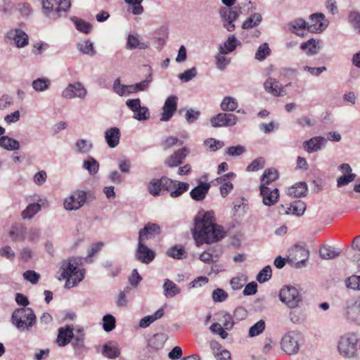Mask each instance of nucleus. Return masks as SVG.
<instances>
[{
  "mask_svg": "<svg viewBox=\"0 0 360 360\" xmlns=\"http://www.w3.org/2000/svg\"><path fill=\"white\" fill-rule=\"evenodd\" d=\"M192 234L198 245L217 242L224 236L222 227L216 224L213 211L202 212L196 215Z\"/></svg>",
  "mask_w": 360,
  "mask_h": 360,
  "instance_id": "1",
  "label": "nucleus"
},
{
  "mask_svg": "<svg viewBox=\"0 0 360 360\" xmlns=\"http://www.w3.org/2000/svg\"><path fill=\"white\" fill-rule=\"evenodd\" d=\"M60 272V279L65 280V288L67 289L77 285L84 278L85 275L81 259L75 257L63 260Z\"/></svg>",
  "mask_w": 360,
  "mask_h": 360,
  "instance_id": "2",
  "label": "nucleus"
},
{
  "mask_svg": "<svg viewBox=\"0 0 360 360\" xmlns=\"http://www.w3.org/2000/svg\"><path fill=\"white\" fill-rule=\"evenodd\" d=\"M189 188V184L172 180L166 176L160 179H153L148 184V192L153 196L160 194L162 191L170 193L172 198H177L187 191Z\"/></svg>",
  "mask_w": 360,
  "mask_h": 360,
  "instance_id": "3",
  "label": "nucleus"
},
{
  "mask_svg": "<svg viewBox=\"0 0 360 360\" xmlns=\"http://www.w3.org/2000/svg\"><path fill=\"white\" fill-rule=\"evenodd\" d=\"M35 321V314L29 307L16 309L11 316L12 323L22 331L29 330Z\"/></svg>",
  "mask_w": 360,
  "mask_h": 360,
  "instance_id": "4",
  "label": "nucleus"
},
{
  "mask_svg": "<svg viewBox=\"0 0 360 360\" xmlns=\"http://www.w3.org/2000/svg\"><path fill=\"white\" fill-rule=\"evenodd\" d=\"M359 339L354 333L345 334L340 338L338 350L344 358L351 359L356 356Z\"/></svg>",
  "mask_w": 360,
  "mask_h": 360,
  "instance_id": "5",
  "label": "nucleus"
},
{
  "mask_svg": "<svg viewBox=\"0 0 360 360\" xmlns=\"http://www.w3.org/2000/svg\"><path fill=\"white\" fill-rule=\"evenodd\" d=\"M71 6L70 0H44L42 7L46 15L58 18L65 15Z\"/></svg>",
  "mask_w": 360,
  "mask_h": 360,
  "instance_id": "6",
  "label": "nucleus"
},
{
  "mask_svg": "<svg viewBox=\"0 0 360 360\" xmlns=\"http://www.w3.org/2000/svg\"><path fill=\"white\" fill-rule=\"evenodd\" d=\"M302 340V335L300 333L295 330L289 331L281 339V349L288 354H297Z\"/></svg>",
  "mask_w": 360,
  "mask_h": 360,
  "instance_id": "7",
  "label": "nucleus"
},
{
  "mask_svg": "<svg viewBox=\"0 0 360 360\" xmlns=\"http://www.w3.org/2000/svg\"><path fill=\"white\" fill-rule=\"evenodd\" d=\"M344 316L349 322L360 326V296L346 301Z\"/></svg>",
  "mask_w": 360,
  "mask_h": 360,
  "instance_id": "8",
  "label": "nucleus"
},
{
  "mask_svg": "<svg viewBox=\"0 0 360 360\" xmlns=\"http://www.w3.org/2000/svg\"><path fill=\"white\" fill-rule=\"evenodd\" d=\"M86 200V192L80 190L74 191L64 200V207L67 210H78L84 205Z\"/></svg>",
  "mask_w": 360,
  "mask_h": 360,
  "instance_id": "9",
  "label": "nucleus"
},
{
  "mask_svg": "<svg viewBox=\"0 0 360 360\" xmlns=\"http://www.w3.org/2000/svg\"><path fill=\"white\" fill-rule=\"evenodd\" d=\"M126 105L134 112V118L138 120H146L150 117L148 108L141 105V101L139 98L129 99L126 102Z\"/></svg>",
  "mask_w": 360,
  "mask_h": 360,
  "instance_id": "10",
  "label": "nucleus"
},
{
  "mask_svg": "<svg viewBox=\"0 0 360 360\" xmlns=\"http://www.w3.org/2000/svg\"><path fill=\"white\" fill-rule=\"evenodd\" d=\"M220 16L223 20L224 26L229 32L235 30L233 22L239 16V11L230 8H222L219 10Z\"/></svg>",
  "mask_w": 360,
  "mask_h": 360,
  "instance_id": "11",
  "label": "nucleus"
},
{
  "mask_svg": "<svg viewBox=\"0 0 360 360\" xmlns=\"http://www.w3.org/2000/svg\"><path fill=\"white\" fill-rule=\"evenodd\" d=\"M135 256L138 261L143 264H149L155 259V252L149 248L144 242L139 240Z\"/></svg>",
  "mask_w": 360,
  "mask_h": 360,
  "instance_id": "12",
  "label": "nucleus"
},
{
  "mask_svg": "<svg viewBox=\"0 0 360 360\" xmlns=\"http://www.w3.org/2000/svg\"><path fill=\"white\" fill-rule=\"evenodd\" d=\"M237 117L231 113H219L211 118L210 122L214 127H232L237 122Z\"/></svg>",
  "mask_w": 360,
  "mask_h": 360,
  "instance_id": "13",
  "label": "nucleus"
},
{
  "mask_svg": "<svg viewBox=\"0 0 360 360\" xmlns=\"http://www.w3.org/2000/svg\"><path fill=\"white\" fill-rule=\"evenodd\" d=\"M259 191L262 197V202L265 205L272 206L277 203L279 198L278 188H271L268 186L260 185Z\"/></svg>",
  "mask_w": 360,
  "mask_h": 360,
  "instance_id": "14",
  "label": "nucleus"
},
{
  "mask_svg": "<svg viewBox=\"0 0 360 360\" xmlns=\"http://www.w3.org/2000/svg\"><path fill=\"white\" fill-rule=\"evenodd\" d=\"M161 228L155 223L148 222L139 232L138 240H142L145 243L146 240L154 238L160 235Z\"/></svg>",
  "mask_w": 360,
  "mask_h": 360,
  "instance_id": "15",
  "label": "nucleus"
},
{
  "mask_svg": "<svg viewBox=\"0 0 360 360\" xmlns=\"http://www.w3.org/2000/svg\"><path fill=\"white\" fill-rule=\"evenodd\" d=\"M325 16L323 13H314L311 15L309 22L307 25V31L310 32H321L327 26L324 22Z\"/></svg>",
  "mask_w": 360,
  "mask_h": 360,
  "instance_id": "16",
  "label": "nucleus"
},
{
  "mask_svg": "<svg viewBox=\"0 0 360 360\" xmlns=\"http://www.w3.org/2000/svg\"><path fill=\"white\" fill-rule=\"evenodd\" d=\"M177 100L178 98L175 96H170L167 98L162 108L161 121H168L172 118L176 110Z\"/></svg>",
  "mask_w": 360,
  "mask_h": 360,
  "instance_id": "17",
  "label": "nucleus"
},
{
  "mask_svg": "<svg viewBox=\"0 0 360 360\" xmlns=\"http://www.w3.org/2000/svg\"><path fill=\"white\" fill-rule=\"evenodd\" d=\"M86 95V90L79 82L69 84L62 94V96L65 98L75 97L83 98Z\"/></svg>",
  "mask_w": 360,
  "mask_h": 360,
  "instance_id": "18",
  "label": "nucleus"
},
{
  "mask_svg": "<svg viewBox=\"0 0 360 360\" xmlns=\"http://www.w3.org/2000/svg\"><path fill=\"white\" fill-rule=\"evenodd\" d=\"M7 38L13 40L18 48L25 47L29 42L28 35L20 29L11 30L7 33Z\"/></svg>",
  "mask_w": 360,
  "mask_h": 360,
  "instance_id": "19",
  "label": "nucleus"
},
{
  "mask_svg": "<svg viewBox=\"0 0 360 360\" xmlns=\"http://www.w3.org/2000/svg\"><path fill=\"white\" fill-rule=\"evenodd\" d=\"M265 90L276 96H283L286 91L279 82L272 77H269L264 84Z\"/></svg>",
  "mask_w": 360,
  "mask_h": 360,
  "instance_id": "20",
  "label": "nucleus"
},
{
  "mask_svg": "<svg viewBox=\"0 0 360 360\" xmlns=\"http://www.w3.org/2000/svg\"><path fill=\"white\" fill-rule=\"evenodd\" d=\"M291 259L296 263L297 267L304 265L309 258V251L300 246H295L290 253Z\"/></svg>",
  "mask_w": 360,
  "mask_h": 360,
  "instance_id": "21",
  "label": "nucleus"
},
{
  "mask_svg": "<svg viewBox=\"0 0 360 360\" xmlns=\"http://www.w3.org/2000/svg\"><path fill=\"white\" fill-rule=\"evenodd\" d=\"M187 155L188 150L186 148H182L169 156L165 160V164L169 167H177L183 163Z\"/></svg>",
  "mask_w": 360,
  "mask_h": 360,
  "instance_id": "22",
  "label": "nucleus"
},
{
  "mask_svg": "<svg viewBox=\"0 0 360 360\" xmlns=\"http://www.w3.org/2000/svg\"><path fill=\"white\" fill-rule=\"evenodd\" d=\"M326 143V139L323 136H314L303 143V148L308 153H311L319 150Z\"/></svg>",
  "mask_w": 360,
  "mask_h": 360,
  "instance_id": "23",
  "label": "nucleus"
},
{
  "mask_svg": "<svg viewBox=\"0 0 360 360\" xmlns=\"http://www.w3.org/2000/svg\"><path fill=\"white\" fill-rule=\"evenodd\" d=\"M73 338V328L68 325L65 328H60L57 337V343L60 347L67 345Z\"/></svg>",
  "mask_w": 360,
  "mask_h": 360,
  "instance_id": "24",
  "label": "nucleus"
},
{
  "mask_svg": "<svg viewBox=\"0 0 360 360\" xmlns=\"http://www.w3.org/2000/svg\"><path fill=\"white\" fill-rule=\"evenodd\" d=\"M279 300L288 307H297L302 300L301 294H278Z\"/></svg>",
  "mask_w": 360,
  "mask_h": 360,
  "instance_id": "25",
  "label": "nucleus"
},
{
  "mask_svg": "<svg viewBox=\"0 0 360 360\" xmlns=\"http://www.w3.org/2000/svg\"><path fill=\"white\" fill-rule=\"evenodd\" d=\"M210 188V184L209 183H200L191 191V197L194 200L201 201L205 198Z\"/></svg>",
  "mask_w": 360,
  "mask_h": 360,
  "instance_id": "26",
  "label": "nucleus"
},
{
  "mask_svg": "<svg viewBox=\"0 0 360 360\" xmlns=\"http://www.w3.org/2000/svg\"><path fill=\"white\" fill-rule=\"evenodd\" d=\"M306 210V205L304 203V202L299 200L295 202L293 205H292L290 207H288L287 210L285 208V207L281 205L280 207V213L281 214H293L297 216H302L304 211Z\"/></svg>",
  "mask_w": 360,
  "mask_h": 360,
  "instance_id": "27",
  "label": "nucleus"
},
{
  "mask_svg": "<svg viewBox=\"0 0 360 360\" xmlns=\"http://www.w3.org/2000/svg\"><path fill=\"white\" fill-rule=\"evenodd\" d=\"M308 22L302 18H297L289 23L290 30L298 36L304 37L307 31Z\"/></svg>",
  "mask_w": 360,
  "mask_h": 360,
  "instance_id": "28",
  "label": "nucleus"
},
{
  "mask_svg": "<svg viewBox=\"0 0 360 360\" xmlns=\"http://www.w3.org/2000/svg\"><path fill=\"white\" fill-rule=\"evenodd\" d=\"M167 340L166 335L164 333H156L151 337L148 343V349L149 351H158L163 347Z\"/></svg>",
  "mask_w": 360,
  "mask_h": 360,
  "instance_id": "29",
  "label": "nucleus"
},
{
  "mask_svg": "<svg viewBox=\"0 0 360 360\" xmlns=\"http://www.w3.org/2000/svg\"><path fill=\"white\" fill-rule=\"evenodd\" d=\"M105 138L110 148L116 147L120 142V129L117 127H112L108 129L105 133Z\"/></svg>",
  "mask_w": 360,
  "mask_h": 360,
  "instance_id": "30",
  "label": "nucleus"
},
{
  "mask_svg": "<svg viewBox=\"0 0 360 360\" xmlns=\"http://www.w3.org/2000/svg\"><path fill=\"white\" fill-rule=\"evenodd\" d=\"M102 354L109 359H115L120 356V351L115 342L109 341L103 346Z\"/></svg>",
  "mask_w": 360,
  "mask_h": 360,
  "instance_id": "31",
  "label": "nucleus"
},
{
  "mask_svg": "<svg viewBox=\"0 0 360 360\" xmlns=\"http://www.w3.org/2000/svg\"><path fill=\"white\" fill-rule=\"evenodd\" d=\"M165 314L164 309L160 308L154 314L142 318L139 321V326L143 328L148 327L158 319H161Z\"/></svg>",
  "mask_w": 360,
  "mask_h": 360,
  "instance_id": "32",
  "label": "nucleus"
},
{
  "mask_svg": "<svg viewBox=\"0 0 360 360\" xmlns=\"http://www.w3.org/2000/svg\"><path fill=\"white\" fill-rule=\"evenodd\" d=\"M307 191L306 183L300 182L290 187L288 190V194L294 198H300L304 196Z\"/></svg>",
  "mask_w": 360,
  "mask_h": 360,
  "instance_id": "33",
  "label": "nucleus"
},
{
  "mask_svg": "<svg viewBox=\"0 0 360 360\" xmlns=\"http://www.w3.org/2000/svg\"><path fill=\"white\" fill-rule=\"evenodd\" d=\"M319 255L323 259H333L340 255V252L328 245H324L320 248Z\"/></svg>",
  "mask_w": 360,
  "mask_h": 360,
  "instance_id": "34",
  "label": "nucleus"
},
{
  "mask_svg": "<svg viewBox=\"0 0 360 360\" xmlns=\"http://www.w3.org/2000/svg\"><path fill=\"white\" fill-rule=\"evenodd\" d=\"M0 146L8 150H15L19 148L20 144L15 139L3 136L0 137Z\"/></svg>",
  "mask_w": 360,
  "mask_h": 360,
  "instance_id": "35",
  "label": "nucleus"
},
{
  "mask_svg": "<svg viewBox=\"0 0 360 360\" xmlns=\"http://www.w3.org/2000/svg\"><path fill=\"white\" fill-rule=\"evenodd\" d=\"M9 236L13 242L22 241L25 238V231L22 226H12Z\"/></svg>",
  "mask_w": 360,
  "mask_h": 360,
  "instance_id": "36",
  "label": "nucleus"
},
{
  "mask_svg": "<svg viewBox=\"0 0 360 360\" xmlns=\"http://www.w3.org/2000/svg\"><path fill=\"white\" fill-rule=\"evenodd\" d=\"M278 177V173L276 169L270 168L267 169L264 172L263 175L261 178V185L267 186L270 183L276 180Z\"/></svg>",
  "mask_w": 360,
  "mask_h": 360,
  "instance_id": "37",
  "label": "nucleus"
},
{
  "mask_svg": "<svg viewBox=\"0 0 360 360\" xmlns=\"http://www.w3.org/2000/svg\"><path fill=\"white\" fill-rule=\"evenodd\" d=\"M300 49L303 51H307L308 55L316 54L319 49V41H316L314 39H310L307 41L302 43Z\"/></svg>",
  "mask_w": 360,
  "mask_h": 360,
  "instance_id": "38",
  "label": "nucleus"
},
{
  "mask_svg": "<svg viewBox=\"0 0 360 360\" xmlns=\"http://www.w3.org/2000/svg\"><path fill=\"white\" fill-rule=\"evenodd\" d=\"M236 39L234 36L229 37L223 46L219 48L221 54H227L232 52L236 48Z\"/></svg>",
  "mask_w": 360,
  "mask_h": 360,
  "instance_id": "39",
  "label": "nucleus"
},
{
  "mask_svg": "<svg viewBox=\"0 0 360 360\" xmlns=\"http://www.w3.org/2000/svg\"><path fill=\"white\" fill-rule=\"evenodd\" d=\"M51 81L47 78H38L32 82V86L37 91H43L49 88Z\"/></svg>",
  "mask_w": 360,
  "mask_h": 360,
  "instance_id": "40",
  "label": "nucleus"
},
{
  "mask_svg": "<svg viewBox=\"0 0 360 360\" xmlns=\"http://www.w3.org/2000/svg\"><path fill=\"white\" fill-rule=\"evenodd\" d=\"M224 111H233L238 108V103L236 100L232 97H225L220 105Z\"/></svg>",
  "mask_w": 360,
  "mask_h": 360,
  "instance_id": "41",
  "label": "nucleus"
},
{
  "mask_svg": "<svg viewBox=\"0 0 360 360\" xmlns=\"http://www.w3.org/2000/svg\"><path fill=\"white\" fill-rule=\"evenodd\" d=\"M148 45L147 44L141 42L136 37L132 34L129 35L127 44V47L128 49L138 48L139 49H145L148 48Z\"/></svg>",
  "mask_w": 360,
  "mask_h": 360,
  "instance_id": "42",
  "label": "nucleus"
},
{
  "mask_svg": "<svg viewBox=\"0 0 360 360\" xmlns=\"http://www.w3.org/2000/svg\"><path fill=\"white\" fill-rule=\"evenodd\" d=\"M40 210L41 205L39 203L30 204L22 212V217L23 219H31Z\"/></svg>",
  "mask_w": 360,
  "mask_h": 360,
  "instance_id": "43",
  "label": "nucleus"
},
{
  "mask_svg": "<svg viewBox=\"0 0 360 360\" xmlns=\"http://www.w3.org/2000/svg\"><path fill=\"white\" fill-rule=\"evenodd\" d=\"M266 324L264 320H259L249 329L250 337H255L261 334L265 329Z\"/></svg>",
  "mask_w": 360,
  "mask_h": 360,
  "instance_id": "44",
  "label": "nucleus"
},
{
  "mask_svg": "<svg viewBox=\"0 0 360 360\" xmlns=\"http://www.w3.org/2000/svg\"><path fill=\"white\" fill-rule=\"evenodd\" d=\"M262 20V16L259 13H254L250 18L245 20L243 23L242 27L243 29H250L257 25Z\"/></svg>",
  "mask_w": 360,
  "mask_h": 360,
  "instance_id": "45",
  "label": "nucleus"
},
{
  "mask_svg": "<svg viewBox=\"0 0 360 360\" xmlns=\"http://www.w3.org/2000/svg\"><path fill=\"white\" fill-rule=\"evenodd\" d=\"M272 276V270L270 266H266L264 267L257 274L256 279L260 283H264L269 281Z\"/></svg>",
  "mask_w": 360,
  "mask_h": 360,
  "instance_id": "46",
  "label": "nucleus"
},
{
  "mask_svg": "<svg viewBox=\"0 0 360 360\" xmlns=\"http://www.w3.org/2000/svg\"><path fill=\"white\" fill-rule=\"evenodd\" d=\"M167 255L171 257L179 259L186 257V253L184 248L183 247L178 246H174L169 248L167 252Z\"/></svg>",
  "mask_w": 360,
  "mask_h": 360,
  "instance_id": "47",
  "label": "nucleus"
},
{
  "mask_svg": "<svg viewBox=\"0 0 360 360\" xmlns=\"http://www.w3.org/2000/svg\"><path fill=\"white\" fill-rule=\"evenodd\" d=\"M103 322V328L106 332L112 331L115 328V318L111 314L105 315Z\"/></svg>",
  "mask_w": 360,
  "mask_h": 360,
  "instance_id": "48",
  "label": "nucleus"
},
{
  "mask_svg": "<svg viewBox=\"0 0 360 360\" xmlns=\"http://www.w3.org/2000/svg\"><path fill=\"white\" fill-rule=\"evenodd\" d=\"M352 248L359 252L352 257V262H355L358 268L360 269V235L354 238Z\"/></svg>",
  "mask_w": 360,
  "mask_h": 360,
  "instance_id": "49",
  "label": "nucleus"
},
{
  "mask_svg": "<svg viewBox=\"0 0 360 360\" xmlns=\"http://www.w3.org/2000/svg\"><path fill=\"white\" fill-rule=\"evenodd\" d=\"M346 286L352 290H360V276L352 275L345 281Z\"/></svg>",
  "mask_w": 360,
  "mask_h": 360,
  "instance_id": "50",
  "label": "nucleus"
},
{
  "mask_svg": "<svg viewBox=\"0 0 360 360\" xmlns=\"http://www.w3.org/2000/svg\"><path fill=\"white\" fill-rule=\"evenodd\" d=\"M84 167L89 171L90 174H96L98 171V162L93 158L90 157L86 161L84 162Z\"/></svg>",
  "mask_w": 360,
  "mask_h": 360,
  "instance_id": "51",
  "label": "nucleus"
},
{
  "mask_svg": "<svg viewBox=\"0 0 360 360\" xmlns=\"http://www.w3.org/2000/svg\"><path fill=\"white\" fill-rule=\"evenodd\" d=\"M127 4L130 5L134 15H141L143 12V7L141 6L143 0H124Z\"/></svg>",
  "mask_w": 360,
  "mask_h": 360,
  "instance_id": "52",
  "label": "nucleus"
},
{
  "mask_svg": "<svg viewBox=\"0 0 360 360\" xmlns=\"http://www.w3.org/2000/svg\"><path fill=\"white\" fill-rule=\"evenodd\" d=\"M75 147L78 153H86L90 151L92 144L84 139H79L75 143Z\"/></svg>",
  "mask_w": 360,
  "mask_h": 360,
  "instance_id": "53",
  "label": "nucleus"
},
{
  "mask_svg": "<svg viewBox=\"0 0 360 360\" xmlns=\"http://www.w3.org/2000/svg\"><path fill=\"white\" fill-rule=\"evenodd\" d=\"M205 145L210 149V151H216L224 146V143L222 141L216 140L214 139L210 138L207 139L204 142Z\"/></svg>",
  "mask_w": 360,
  "mask_h": 360,
  "instance_id": "54",
  "label": "nucleus"
},
{
  "mask_svg": "<svg viewBox=\"0 0 360 360\" xmlns=\"http://www.w3.org/2000/svg\"><path fill=\"white\" fill-rule=\"evenodd\" d=\"M79 49L81 52L84 54H88L90 56H94L96 51L94 49L93 44L89 41H85L82 44H79Z\"/></svg>",
  "mask_w": 360,
  "mask_h": 360,
  "instance_id": "55",
  "label": "nucleus"
},
{
  "mask_svg": "<svg viewBox=\"0 0 360 360\" xmlns=\"http://www.w3.org/2000/svg\"><path fill=\"white\" fill-rule=\"evenodd\" d=\"M264 166V160L259 158L254 160L246 168L248 172H256L262 169Z\"/></svg>",
  "mask_w": 360,
  "mask_h": 360,
  "instance_id": "56",
  "label": "nucleus"
},
{
  "mask_svg": "<svg viewBox=\"0 0 360 360\" xmlns=\"http://www.w3.org/2000/svg\"><path fill=\"white\" fill-rule=\"evenodd\" d=\"M0 256L10 261H13L15 257V253L10 246L5 245L0 248Z\"/></svg>",
  "mask_w": 360,
  "mask_h": 360,
  "instance_id": "57",
  "label": "nucleus"
},
{
  "mask_svg": "<svg viewBox=\"0 0 360 360\" xmlns=\"http://www.w3.org/2000/svg\"><path fill=\"white\" fill-rule=\"evenodd\" d=\"M270 52V49L269 48V46L267 44H263L262 45L259 46L258 50L255 53V58L259 60H264Z\"/></svg>",
  "mask_w": 360,
  "mask_h": 360,
  "instance_id": "58",
  "label": "nucleus"
},
{
  "mask_svg": "<svg viewBox=\"0 0 360 360\" xmlns=\"http://www.w3.org/2000/svg\"><path fill=\"white\" fill-rule=\"evenodd\" d=\"M355 174H345L343 176H341L337 180V186L338 187L345 186L349 184L350 182L353 181L355 179Z\"/></svg>",
  "mask_w": 360,
  "mask_h": 360,
  "instance_id": "59",
  "label": "nucleus"
},
{
  "mask_svg": "<svg viewBox=\"0 0 360 360\" xmlns=\"http://www.w3.org/2000/svg\"><path fill=\"white\" fill-rule=\"evenodd\" d=\"M39 274L33 270H27L23 273V278L32 284L38 283Z\"/></svg>",
  "mask_w": 360,
  "mask_h": 360,
  "instance_id": "60",
  "label": "nucleus"
},
{
  "mask_svg": "<svg viewBox=\"0 0 360 360\" xmlns=\"http://www.w3.org/2000/svg\"><path fill=\"white\" fill-rule=\"evenodd\" d=\"M76 27L80 32L88 34L91 31L92 26L89 22L84 21V20H77L75 22Z\"/></svg>",
  "mask_w": 360,
  "mask_h": 360,
  "instance_id": "61",
  "label": "nucleus"
},
{
  "mask_svg": "<svg viewBox=\"0 0 360 360\" xmlns=\"http://www.w3.org/2000/svg\"><path fill=\"white\" fill-rule=\"evenodd\" d=\"M179 143V139L175 136H168L161 142L163 150H167Z\"/></svg>",
  "mask_w": 360,
  "mask_h": 360,
  "instance_id": "62",
  "label": "nucleus"
},
{
  "mask_svg": "<svg viewBox=\"0 0 360 360\" xmlns=\"http://www.w3.org/2000/svg\"><path fill=\"white\" fill-rule=\"evenodd\" d=\"M245 283L246 279L243 276L233 278L230 281L232 289L234 290H240L243 286H245Z\"/></svg>",
  "mask_w": 360,
  "mask_h": 360,
  "instance_id": "63",
  "label": "nucleus"
},
{
  "mask_svg": "<svg viewBox=\"0 0 360 360\" xmlns=\"http://www.w3.org/2000/svg\"><path fill=\"white\" fill-rule=\"evenodd\" d=\"M245 151L243 146L238 145L236 146L228 147L226 150V153L229 156H239Z\"/></svg>",
  "mask_w": 360,
  "mask_h": 360,
  "instance_id": "64",
  "label": "nucleus"
}]
</instances>
